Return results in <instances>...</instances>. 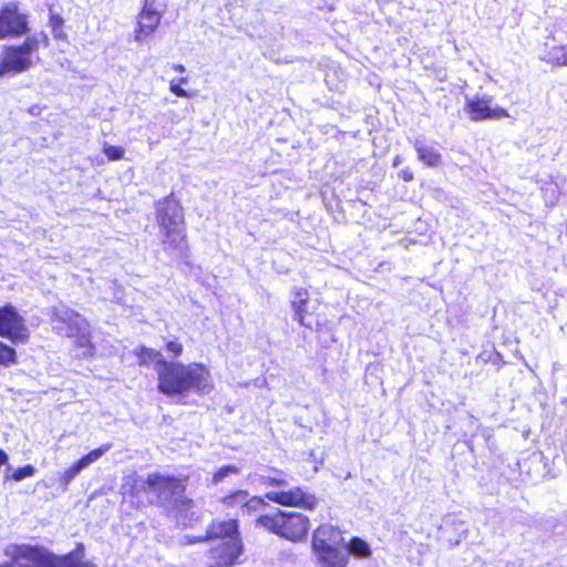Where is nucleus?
<instances>
[{
  "instance_id": "nucleus-22",
  "label": "nucleus",
  "mask_w": 567,
  "mask_h": 567,
  "mask_svg": "<svg viewBox=\"0 0 567 567\" xmlns=\"http://www.w3.org/2000/svg\"><path fill=\"white\" fill-rule=\"evenodd\" d=\"M120 489L123 495L136 497L142 492H148L147 478L144 480L143 477L135 474L126 475L123 477Z\"/></svg>"
},
{
  "instance_id": "nucleus-16",
  "label": "nucleus",
  "mask_w": 567,
  "mask_h": 567,
  "mask_svg": "<svg viewBox=\"0 0 567 567\" xmlns=\"http://www.w3.org/2000/svg\"><path fill=\"white\" fill-rule=\"evenodd\" d=\"M85 547L79 543L74 550L65 555H55L50 551L49 567H97L93 561L84 559Z\"/></svg>"
},
{
  "instance_id": "nucleus-27",
  "label": "nucleus",
  "mask_w": 567,
  "mask_h": 567,
  "mask_svg": "<svg viewBox=\"0 0 567 567\" xmlns=\"http://www.w3.org/2000/svg\"><path fill=\"white\" fill-rule=\"evenodd\" d=\"M16 350L2 342H0V365H10L16 363Z\"/></svg>"
},
{
  "instance_id": "nucleus-29",
  "label": "nucleus",
  "mask_w": 567,
  "mask_h": 567,
  "mask_svg": "<svg viewBox=\"0 0 567 567\" xmlns=\"http://www.w3.org/2000/svg\"><path fill=\"white\" fill-rule=\"evenodd\" d=\"M238 473V468L234 465H225V466H221L215 474H214V477H213V481L214 483H219L221 482L225 477H227L228 475L230 474H237Z\"/></svg>"
},
{
  "instance_id": "nucleus-17",
  "label": "nucleus",
  "mask_w": 567,
  "mask_h": 567,
  "mask_svg": "<svg viewBox=\"0 0 567 567\" xmlns=\"http://www.w3.org/2000/svg\"><path fill=\"white\" fill-rule=\"evenodd\" d=\"M223 503L228 507H239L243 513H256L266 506L262 498L249 496L246 491H237L223 498Z\"/></svg>"
},
{
  "instance_id": "nucleus-31",
  "label": "nucleus",
  "mask_w": 567,
  "mask_h": 567,
  "mask_svg": "<svg viewBox=\"0 0 567 567\" xmlns=\"http://www.w3.org/2000/svg\"><path fill=\"white\" fill-rule=\"evenodd\" d=\"M169 91L178 97H189V93L183 89L179 83H176L175 80L171 81Z\"/></svg>"
},
{
  "instance_id": "nucleus-26",
  "label": "nucleus",
  "mask_w": 567,
  "mask_h": 567,
  "mask_svg": "<svg viewBox=\"0 0 567 567\" xmlns=\"http://www.w3.org/2000/svg\"><path fill=\"white\" fill-rule=\"evenodd\" d=\"M347 553L352 554L358 558H367L371 555L368 543L358 537L350 540Z\"/></svg>"
},
{
  "instance_id": "nucleus-7",
  "label": "nucleus",
  "mask_w": 567,
  "mask_h": 567,
  "mask_svg": "<svg viewBox=\"0 0 567 567\" xmlns=\"http://www.w3.org/2000/svg\"><path fill=\"white\" fill-rule=\"evenodd\" d=\"M50 551L42 547L29 545H10L6 548V556L10 563L1 564L0 567H49Z\"/></svg>"
},
{
  "instance_id": "nucleus-21",
  "label": "nucleus",
  "mask_w": 567,
  "mask_h": 567,
  "mask_svg": "<svg viewBox=\"0 0 567 567\" xmlns=\"http://www.w3.org/2000/svg\"><path fill=\"white\" fill-rule=\"evenodd\" d=\"M339 532L331 525L324 524L319 526L312 537V548L334 546L339 543Z\"/></svg>"
},
{
  "instance_id": "nucleus-1",
  "label": "nucleus",
  "mask_w": 567,
  "mask_h": 567,
  "mask_svg": "<svg viewBox=\"0 0 567 567\" xmlns=\"http://www.w3.org/2000/svg\"><path fill=\"white\" fill-rule=\"evenodd\" d=\"M157 389L166 395H185L189 392L208 393L213 389L209 370L202 363L167 362L159 370Z\"/></svg>"
},
{
  "instance_id": "nucleus-11",
  "label": "nucleus",
  "mask_w": 567,
  "mask_h": 567,
  "mask_svg": "<svg viewBox=\"0 0 567 567\" xmlns=\"http://www.w3.org/2000/svg\"><path fill=\"white\" fill-rule=\"evenodd\" d=\"M492 96H474L465 103V113L473 121L507 117V110L502 106H492Z\"/></svg>"
},
{
  "instance_id": "nucleus-36",
  "label": "nucleus",
  "mask_w": 567,
  "mask_h": 567,
  "mask_svg": "<svg viewBox=\"0 0 567 567\" xmlns=\"http://www.w3.org/2000/svg\"><path fill=\"white\" fill-rule=\"evenodd\" d=\"M173 70L178 72V73H184L185 72V66L183 64H174L173 65Z\"/></svg>"
},
{
  "instance_id": "nucleus-25",
  "label": "nucleus",
  "mask_w": 567,
  "mask_h": 567,
  "mask_svg": "<svg viewBox=\"0 0 567 567\" xmlns=\"http://www.w3.org/2000/svg\"><path fill=\"white\" fill-rule=\"evenodd\" d=\"M49 27L55 39L66 40L68 34L64 31V19L56 12L50 11Z\"/></svg>"
},
{
  "instance_id": "nucleus-6",
  "label": "nucleus",
  "mask_w": 567,
  "mask_h": 567,
  "mask_svg": "<svg viewBox=\"0 0 567 567\" xmlns=\"http://www.w3.org/2000/svg\"><path fill=\"white\" fill-rule=\"evenodd\" d=\"M148 493L156 497L161 505H177L189 507L192 501L184 499L185 483L173 476L153 473L147 476Z\"/></svg>"
},
{
  "instance_id": "nucleus-23",
  "label": "nucleus",
  "mask_w": 567,
  "mask_h": 567,
  "mask_svg": "<svg viewBox=\"0 0 567 567\" xmlns=\"http://www.w3.org/2000/svg\"><path fill=\"white\" fill-rule=\"evenodd\" d=\"M309 300V293L306 289L299 288L295 291L293 299L291 300V307L293 309V318L305 327H310L306 322V305Z\"/></svg>"
},
{
  "instance_id": "nucleus-37",
  "label": "nucleus",
  "mask_w": 567,
  "mask_h": 567,
  "mask_svg": "<svg viewBox=\"0 0 567 567\" xmlns=\"http://www.w3.org/2000/svg\"><path fill=\"white\" fill-rule=\"evenodd\" d=\"M175 81H176V83H179V85L182 86L183 84H186L188 82V79L179 78V79H176Z\"/></svg>"
},
{
  "instance_id": "nucleus-12",
  "label": "nucleus",
  "mask_w": 567,
  "mask_h": 567,
  "mask_svg": "<svg viewBox=\"0 0 567 567\" xmlns=\"http://www.w3.org/2000/svg\"><path fill=\"white\" fill-rule=\"evenodd\" d=\"M266 497L282 506H296L305 509H313L317 505L316 496L300 487H295L289 491L268 492Z\"/></svg>"
},
{
  "instance_id": "nucleus-15",
  "label": "nucleus",
  "mask_w": 567,
  "mask_h": 567,
  "mask_svg": "<svg viewBox=\"0 0 567 567\" xmlns=\"http://www.w3.org/2000/svg\"><path fill=\"white\" fill-rule=\"evenodd\" d=\"M111 444H104L82 456L73 465L59 474V483L63 491L68 489L69 484L86 467L99 461L110 449Z\"/></svg>"
},
{
  "instance_id": "nucleus-5",
  "label": "nucleus",
  "mask_w": 567,
  "mask_h": 567,
  "mask_svg": "<svg viewBox=\"0 0 567 567\" xmlns=\"http://www.w3.org/2000/svg\"><path fill=\"white\" fill-rule=\"evenodd\" d=\"M49 44V37L44 32H39L25 38L21 44L6 47L0 60V75L28 70L32 64V53L38 52L41 48H48Z\"/></svg>"
},
{
  "instance_id": "nucleus-34",
  "label": "nucleus",
  "mask_w": 567,
  "mask_h": 567,
  "mask_svg": "<svg viewBox=\"0 0 567 567\" xmlns=\"http://www.w3.org/2000/svg\"><path fill=\"white\" fill-rule=\"evenodd\" d=\"M399 175L405 182H411L413 179V173L409 168L402 169Z\"/></svg>"
},
{
  "instance_id": "nucleus-2",
  "label": "nucleus",
  "mask_w": 567,
  "mask_h": 567,
  "mask_svg": "<svg viewBox=\"0 0 567 567\" xmlns=\"http://www.w3.org/2000/svg\"><path fill=\"white\" fill-rule=\"evenodd\" d=\"M156 220L164 235V250L182 256L187 249L183 208L174 198H165L156 206Z\"/></svg>"
},
{
  "instance_id": "nucleus-13",
  "label": "nucleus",
  "mask_w": 567,
  "mask_h": 567,
  "mask_svg": "<svg viewBox=\"0 0 567 567\" xmlns=\"http://www.w3.org/2000/svg\"><path fill=\"white\" fill-rule=\"evenodd\" d=\"M241 542L239 538H229L228 540L218 542L210 549V567H229L234 565L241 554Z\"/></svg>"
},
{
  "instance_id": "nucleus-19",
  "label": "nucleus",
  "mask_w": 567,
  "mask_h": 567,
  "mask_svg": "<svg viewBox=\"0 0 567 567\" xmlns=\"http://www.w3.org/2000/svg\"><path fill=\"white\" fill-rule=\"evenodd\" d=\"M312 549L321 567H346L348 564V553L337 545Z\"/></svg>"
},
{
  "instance_id": "nucleus-8",
  "label": "nucleus",
  "mask_w": 567,
  "mask_h": 567,
  "mask_svg": "<svg viewBox=\"0 0 567 567\" xmlns=\"http://www.w3.org/2000/svg\"><path fill=\"white\" fill-rule=\"evenodd\" d=\"M29 31L28 16L17 3H6L0 9V40L20 38Z\"/></svg>"
},
{
  "instance_id": "nucleus-20",
  "label": "nucleus",
  "mask_w": 567,
  "mask_h": 567,
  "mask_svg": "<svg viewBox=\"0 0 567 567\" xmlns=\"http://www.w3.org/2000/svg\"><path fill=\"white\" fill-rule=\"evenodd\" d=\"M134 354L137 357L141 365H153L157 375L159 374V370L164 368V364L168 362L159 351L146 347L135 348Z\"/></svg>"
},
{
  "instance_id": "nucleus-4",
  "label": "nucleus",
  "mask_w": 567,
  "mask_h": 567,
  "mask_svg": "<svg viewBox=\"0 0 567 567\" xmlns=\"http://www.w3.org/2000/svg\"><path fill=\"white\" fill-rule=\"evenodd\" d=\"M256 525L291 542L302 540L310 527L309 519L303 514L280 509L260 515Z\"/></svg>"
},
{
  "instance_id": "nucleus-18",
  "label": "nucleus",
  "mask_w": 567,
  "mask_h": 567,
  "mask_svg": "<svg viewBox=\"0 0 567 567\" xmlns=\"http://www.w3.org/2000/svg\"><path fill=\"white\" fill-rule=\"evenodd\" d=\"M542 59L555 66H567V43H559L554 34L547 35Z\"/></svg>"
},
{
  "instance_id": "nucleus-14",
  "label": "nucleus",
  "mask_w": 567,
  "mask_h": 567,
  "mask_svg": "<svg viewBox=\"0 0 567 567\" xmlns=\"http://www.w3.org/2000/svg\"><path fill=\"white\" fill-rule=\"evenodd\" d=\"M229 538H238L237 523L235 519L215 520L209 525L204 536L190 537L189 535H185L183 543L190 545L206 539H219V542H224Z\"/></svg>"
},
{
  "instance_id": "nucleus-35",
  "label": "nucleus",
  "mask_w": 567,
  "mask_h": 567,
  "mask_svg": "<svg viewBox=\"0 0 567 567\" xmlns=\"http://www.w3.org/2000/svg\"><path fill=\"white\" fill-rule=\"evenodd\" d=\"M8 463V455L4 451L0 450V467Z\"/></svg>"
},
{
  "instance_id": "nucleus-33",
  "label": "nucleus",
  "mask_w": 567,
  "mask_h": 567,
  "mask_svg": "<svg viewBox=\"0 0 567 567\" xmlns=\"http://www.w3.org/2000/svg\"><path fill=\"white\" fill-rule=\"evenodd\" d=\"M264 481H265L266 484H269V485L281 486V485L286 484L285 480H279V478H276V477H264Z\"/></svg>"
},
{
  "instance_id": "nucleus-10",
  "label": "nucleus",
  "mask_w": 567,
  "mask_h": 567,
  "mask_svg": "<svg viewBox=\"0 0 567 567\" xmlns=\"http://www.w3.org/2000/svg\"><path fill=\"white\" fill-rule=\"evenodd\" d=\"M0 336L14 342L25 341L29 337L23 318L11 306L0 308Z\"/></svg>"
},
{
  "instance_id": "nucleus-30",
  "label": "nucleus",
  "mask_w": 567,
  "mask_h": 567,
  "mask_svg": "<svg viewBox=\"0 0 567 567\" xmlns=\"http://www.w3.org/2000/svg\"><path fill=\"white\" fill-rule=\"evenodd\" d=\"M35 472V468L32 466V465H25L23 467H20L16 471H13V473L11 474V477L19 482V481H22L27 477H30L34 474Z\"/></svg>"
},
{
  "instance_id": "nucleus-3",
  "label": "nucleus",
  "mask_w": 567,
  "mask_h": 567,
  "mask_svg": "<svg viewBox=\"0 0 567 567\" xmlns=\"http://www.w3.org/2000/svg\"><path fill=\"white\" fill-rule=\"evenodd\" d=\"M52 322L58 334L72 339L73 344L79 348L76 357L93 354L90 324L83 316L65 306H58L52 308Z\"/></svg>"
},
{
  "instance_id": "nucleus-32",
  "label": "nucleus",
  "mask_w": 567,
  "mask_h": 567,
  "mask_svg": "<svg viewBox=\"0 0 567 567\" xmlns=\"http://www.w3.org/2000/svg\"><path fill=\"white\" fill-rule=\"evenodd\" d=\"M166 349L168 352L173 353L175 357H178L183 352V344L177 341H169L166 344Z\"/></svg>"
},
{
  "instance_id": "nucleus-24",
  "label": "nucleus",
  "mask_w": 567,
  "mask_h": 567,
  "mask_svg": "<svg viewBox=\"0 0 567 567\" xmlns=\"http://www.w3.org/2000/svg\"><path fill=\"white\" fill-rule=\"evenodd\" d=\"M419 158L427 166H437L441 163V155L431 144H423L417 148Z\"/></svg>"
},
{
  "instance_id": "nucleus-9",
  "label": "nucleus",
  "mask_w": 567,
  "mask_h": 567,
  "mask_svg": "<svg viewBox=\"0 0 567 567\" xmlns=\"http://www.w3.org/2000/svg\"><path fill=\"white\" fill-rule=\"evenodd\" d=\"M163 18V10L156 8V0H143V6L136 16L134 39L144 42L157 30Z\"/></svg>"
},
{
  "instance_id": "nucleus-28",
  "label": "nucleus",
  "mask_w": 567,
  "mask_h": 567,
  "mask_svg": "<svg viewBox=\"0 0 567 567\" xmlns=\"http://www.w3.org/2000/svg\"><path fill=\"white\" fill-rule=\"evenodd\" d=\"M103 152L110 161H116L123 157L124 150L118 145L104 144Z\"/></svg>"
}]
</instances>
